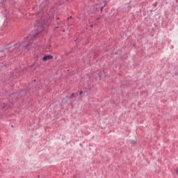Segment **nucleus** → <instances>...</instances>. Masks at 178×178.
I'll return each instance as SVG.
<instances>
[{
    "label": "nucleus",
    "mask_w": 178,
    "mask_h": 178,
    "mask_svg": "<svg viewBox=\"0 0 178 178\" xmlns=\"http://www.w3.org/2000/svg\"><path fill=\"white\" fill-rule=\"evenodd\" d=\"M102 9H104V7L101 8V10H102Z\"/></svg>",
    "instance_id": "nucleus-7"
},
{
    "label": "nucleus",
    "mask_w": 178,
    "mask_h": 178,
    "mask_svg": "<svg viewBox=\"0 0 178 178\" xmlns=\"http://www.w3.org/2000/svg\"><path fill=\"white\" fill-rule=\"evenodd\" d=\"M131 144H136V141L133 140V141L131 142Z\"/></svg>",
    "instance_id": "nucleus-5"
},
{
    "label": "nucleus",
    "mask_w": 178,
    "mask_h": 178,
    "mask_svg": "<svg viewBox=\"0 0 178 178\" xmlns=\"http://www.w3.org/2000/svg\"><path fill=\"white\" fill-rule=\"evenodd\" d=\"M52 56L51 55H47V56H44L42 58V60H44V62H47V60H51V59H52Z\"/></svg>",
    "instance_id": "nucleus-2"
},
{
    "label": "nucleus",
    "mask_w": 178,
    "mask_h": 178,
    "mask_svg": "<svg viewBox=\"0 0 178 178\" xmlns=\"http://www.w3.org/2000/svg\"><path fill=\"white\" fill-rule=\"evenodd\" d=\"M81 94H83V92H80V95H81Z\"/></svg>",
    "instance_id": "nucleus-6"
},
{
    "label": "nucleus",
    "mask_w": 178,
    "mask_h": 178,
    "mask_svg": "<svg viewBox=\"0 0 178 178\" xmlns=\"http://www.w3.org/2000/svg\"><path fill=\"white\" fill-rule=\"evenodd\" d=\"M29 42L26 41L22 43V47H29Z\"/></svg>",
    "instance_id": "nucleus-3"
},
{
    "label": "nucleus",
    "mask_w": 178,
    "mask_h": 178,
    "mask_svg": "<svg viewBox=\"0 0 178 178\" xmlns=\"http://www.w3.org/2000/svg\"><path fill=\"white\" fill-rule=\"evenodd\" d=\"M175 173L176 175H178V169L176 170Z\"/></svg>",
    "instance_id": "nucleus-4"
},
{
    "label": "nucleus",
    "mask_w": 178,
    "mask_h": 178,
    "mask_svg": "<svg viewBox=\"0 0 178 178\" xmlns=\"http://www.w3.org/2000/svg\"><path fill=\"white\" fill-rule=\"evenodd\" d=\"M35 30H37L38 33H41L44 29L42 28V25L39 24L35 26Z\"/></svg>",
    "instance_id": "nucleus-1"
}]
</instances>
